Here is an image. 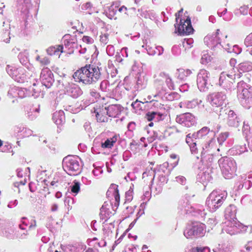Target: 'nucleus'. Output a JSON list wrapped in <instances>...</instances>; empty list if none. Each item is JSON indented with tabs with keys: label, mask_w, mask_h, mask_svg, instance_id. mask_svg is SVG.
<instances>
[{
	"label": "nucleus",
	"mask_w": 252,
	"mask_h": 252,
	"mask_svg": "<svg viewBox=\"0 0 252 252\" xmlns=\"http://www.w3.org/2000/svg\"><path fill=\"white\" fill-rule=\"evenodd\" d=\"M73 77L76 82L91 84L98 80L100 77V72L97 66L89 65L77 70Z\"/></svg>",
	"instance_id": "obj_1"
},
{
	"label": "nucleus",
	"mask_w": 252,
	"mask_h": 252,
	"mask_svg": "<svg viewBox=\"0 0 252 252\" xmlns=\"http://www.w3.org/2000/svg\"><path fill=\"white\" fill-rule=\"evenodd\" d=\"M175 32L180 35H187L193 32V28L191 25L190 19L188 15H184L181 17L180 24L175 26Z\"/></svg>",
	"instance_id": "obj_2"
},
{
	"label": "nucleus",
	"mask_w": 252,
	"mask_h": 252,
	"mask_svg": "<svg viewBox=\"0 0 252 252\" xmlns=\"http://www.w3.org/2000/svg\"><path fill=\"white\" fill-rule=\"evenodd\" d=\"M203 231L204 225L196 223L187 229L184 232V235L187 238H192L202 234Z\"/></svg>",
	"instance_id": "obj_3"
},
{
	"label": "nucleus",
	"mask_w": 252,
	"mask_h": 252,
	"mask_svg": "<svg viewBox=\"0 0 252 252\" xmlns=\"http://www.w3.org/2000/svg\"><path fill=\"white\" fill-rule=\"evenodd\" d=\"M209 73L205 70L202 69L198 74L197 78V83L198 85L201 86H205L208 78Z\"/></svg>",
	"instance_id": "obj_4"
},
{
	"label": "nucleus",
	"mask_w": 252,
	"mask_h": 252,
	"mask_svg": "<svg viewBox=\"0 0 252 252\" xmlns=\"http://www.w3.org/2000/svg\"><path fill=\"white\" fill-rule=\"evenodd\" d=\"M225 99V96L221 94H216L211 97V101L212 105L216 107L222 106Z\"/></svg>",
	"instance_id": "obj_5"
},
{
	"label": "nucleus",
	"mask_w": 252,
	"mask_h": 252,
	"mask_svg": "<svg viewBox=\"0 0 252 252\" xmlns=\"http://www.w3.org/2000/svg\"><path fill=\"white\" fill-rule=\"evenodd\" d=\"M66 164L67 167L71 171H76L80 169L79 163L74 158L69 159L66 161Z\"/></svg>",
	"instance_id": "obj_6"
},
{
	"label": "nucleus",
	"mask_w": 252,
	"mask_h": 252,
	"mask_svg": "<svg viewBox=\"0 0 252 252\" xmlns=\"http://www.w3.org/2000/svg\"><path fill=\"white\" fill-rule=\"evenodd\" d=\"M103 113H106L109 117H115L118 111V107L116 105H111L109 107L102 108Z\"/></svg>",
	"instance_id": "obj_7"
},
{
	"label": "nucleus",
	"mask_w": 252,
	"mask_h": 252,
	"mask_svg": "<svg viewBox=\"0 0 252 252\" xmlns=\"http://www.w3.org/2000/svg\"><path fill=\"white\" fill-rule=\"evenodd\" d=\"M63 47L62 45H56L51 46L46 50L47 54L49 55H58L59 52H63Z\"/></svg>",
	"instance_id": "obj_8"
},
{
	"label": "nucleus",
	"mask_w": 252,
	"mask_h": 252,
	"mask_svg": "<svg viewBox=\"0 0 252 252\" xmlns=\"http://www.w3.org/2000/svg\"><path fill=\"white\" fill-rule=\"evenodd\" d=\"M169 79L168 74L164 72H160L155 75V82L162 83Z\"/></svg>",
	"instance_id": "obj_9"
},
{
	"label": "nucleus",
	"mask_w": 252,
	"mask_h": 252,
	"mask_svg": "<svg viewBox=\"0 0 252 252\" xmlns=\"http://www.w3.org/2000/svg\"><path fill=\"white\" fill-rule=\"evenodd\" d=\"M117 138L113 137L107 139L104 143H102L101 146L103 148H111L116 142Z\"/></svg>",
	"instance_id": "obj_10"
},
{
	"label": "nucleus",
	"mask_w": 252,
	"mask_h": 252,
	"mask_svg": "<svg viewBox=\"0 0 252 252\" xmlns=\"http://www.w3.org/2000/svg\"><path fill=\"white\" fill-rule=\"evenodd\" d=\"M95 112L96 113V117L98 122H104L105 121L106 118L104 116V114H106V113H103L102 108L100 110H95Z\"/></svg>",
	"instance_id": "obj_11"
},
{
	"label": "nucleus",
	"mask_w": 252,
	"mask_h": 252,
	"mask_svg": "<svg viewBox=\"0 0 252 252\" xmlns=\"http://www.w3.org/2000/svg\"><path fill=\"white\" fill-rule=\"evenodd\" d=\"M178 77L180 79H184L185 77L187 76L191 73V71L189 69L185 70L184 69H180L178 70Z\"/></svg>",
	"instance_id": "obj_12"
},
{
	"label": "nucleus",
	"mask_w": 252,
	"mask_h": 252,
	"mask_svg": "<svg viewBox=\"0 0 252 252\" xmlns=\"http://www.w3.org/2000/svg\"><path fill=\"white\" fill-rule=\"evenodd\" d=\"M71 191L72 193L77 194L80 189V184L76 181L73 182V185L70 187Z\"/></svg>",
	"instance_id": "obj_13"
},
{
	"label": "nucleus",
	"mask_w": 252,
	"mask_h": 252,
	"mask_svg": "<svg viewBox=\"0 0 252 252\" xmlns=\"http://www.w3.org/2000/svg\"><path fill=\"white\" fill-rule=\"evenodd\" d=\"M213 58L208 54H204L201 59V63L202 64H206L210 62Z\"/></svg>",
	"instance_id": "obj_14"
},
{
	"label": "nucleus",
	"mask_w": 252,
	"mask_h": 252,
	"mask_svg": "<svg viewBox=\"0 0 252 252\" xmlns=\"http://www.w3.org/2000/svg\"><path fill=\"white\" fill-rule=\"evenodd\" d=\"M156 113L155 112H149L146 115V118L148 121H151L155 118Z\"/></svg>",
	"instance_id": "obj_15"
},
{
	"label": "nucleus",
	"mask_w": 252,
	"mask_h": 252,
	"mask_svg": "<svg viewBox=\"0 0 252 252\" xmlns=\"http://www.w3.org/2000/svg\"><path fill=\"white\" fill-rule=\"evenodd\" d=\"M82 40L84 43L86 44L91 43L92 41L91 38L87 36H84Z\"/></svg>",
	"instance_id": "obj_16"
},
{
	"label": "nucleus",
	"mask_w": 252,
	"mask_h": 252,
	"mask_svg": "<svg viewBox=\"0 0 252 252\" xmlns=\"http://www.w3.org/2000/svg\"><path fill=\"white\" fill-rule=\"evenodd\" d=\"M209 129L208 127H203L201 129H200L199 131H198V133L199 134H207L209 132Z\"/></svg>",
	"instance_id": "obj_17"
},
{
	"label": "nucleus",
	"mask_w": 252,
	"mask_h": 252,
	"mask_svg": "<svg viewBox=\"0 0 252 252\" xmlns=\"http://www.w3.org/2000/svg\"><path fill=\"white\" fill-rule=\"evenodd\" d=\"M216 199H215L214 200H213V204L214 205V206H216V204H219L221 202V199L220 198V196H219L218 197H216Z\"/></svg>",
	"instance_id": "obj_18"
},
{
	"label": "nucleus",
	"mask_w": 252,
	"mask_h": 252,
	"mask_svg": "<svg viewBox=\"0 0 252 252\" xmlns=\"http://www.w3.org/2000/svg\"><path fill=\"white\" fill-rule=\"evenodd\" d=\"M108 36L106 34H104L100 36V40L102 42L106 43L107 42Z\"/></svg>",
	"instance_id": "obj_19"
},
{
	"label": "nucleus",
	"mask_w": 252,
	"mask_h": 252,
	"mask_svg": "<svg viewBox=\"0 0 252 252\" xmlns=\"http://www.w3.org/2000/svg\"><path fill=\"white\" fill-rule=\"evenodd\" d=\"M190 149L191 151L196 152L197 148H196V143L193 142L192 144H190Z\"/></svg>",
	"instance_id": "obj_20"
},
{
	"label": "nucleus",
	"mask_w": 252,
	"mask_h": 252,
	"mask_svg": "<svg viewBox=\"0 0 252 252\" xmlns=\"http://www.w3.org/2000/svg\"><path fill=\"white\" fill-rule=\"evenodd\" d=\"M183 9L182 8L179 12L178 13H176V15H175V16H176V22H178V20L180 18V16H181V13L183 12Z\"/></svg>",
	"instance_id": "obj_21"
},
{
	"label": "nucleus",
	"mask_w": 252,
	"mask_h": 252,
	"mask_svg": "<svg viewBox=\"0 0 252 252\" xmlns=\"http://www.w3.org/2000/svg\"><path fill=\"white\" fill-rule=\"evenodd\" d=\"M115 199L117 201H119L120 200V195L119 194L118 190L117 189L115 190Z\"/></svg>",
	"instance_id": "obj_22"
},
{
	"label": "nucleus",
	"mask_w": 252,
	"mask_h": 252,
	"mask_svg": "<svg viewBox=\"0 0 252 252\" xmlns=\"http://www.w3.org/2000/svg\"><path fill=\"white\" fill-rule=\"evenodd\" d=\"M191 141V135L190 134H188L187 136V138H186V142L187 143H190Z\"/></svg>",
	"instance_id": "obj_23"
},
{
	"label": "nucleus",
	"mask_w": 252,
	"mask_h": 252,
	"mask_svg": "<svg viewBox=\"0 0 252 252\" xmlns=\"http://www.w3.org/2000/svg\"><path fill=\"white\" fill-rule=\"evenodd\" d=\"M206 250H207L206 249H196L194 250V252H204Z\"/></svg>",
	"instance_id": "obj_24"
},
{
	"label": "nucleus",
	"mask_w": 252,
	"mask_h": 252,
	"mask_svg": "<svg viewBox=\"0 0 252 252\" xmlns=\"http://www.w3.org/2000/svg\"><path fill=\"white\" fill-rule=\"evenodd\" d=\"M40 62L42 63L47 64L49 63V61L47 59L45 58L43 59V61H41Z\"/></svg>",
	"instance_id": "obj_25"
},
{
	"label": "nucleus",
	"mask_w": 252,
	"mask_h": 252,
	"mask_svg": "<svg viewBox=\"0 0 252 252\" xmlns=\"http://www.w3.org/2000/svg\"><path fill=\"white\" fill-rule=\"evenodd\" d=\"M126 10V7H125V6H122V7H121L119 9V11H120V12H121V11H124V10Z\"/></svg>",
	"instance_id": "obj_26"
},
{
	"label": "nucleus",
	"mask_w": 252,
	"mask_h": 252,
	"mask_svg": "<svg viewBox=\"0 0 252 252\" xmlns=\"http://www.w3.org/2000/svg\"><path fill=\"white\" fill-rule=\"evenodd\" d=\"M170 157L172 158L175 159V158H176L177 156L175 154H172V155H171Z\"/></svg>",
	"instance_id": "obj_27"
},
{
	"label": "nucleus",
	"mask_w": 252,
	"mask_h": 252,
	"mask_svg": "<svg viewBox=\"0 0 252 252\" xmlns=\"http://www.w3.org/2000/svg\"><path fill=\"white\" fill-rule=\"evenodd\" d=\"M243 94H244L245 93H246L248 92V91L247 90H244L243 91Z\"/></svg>",
	"instance_id": "obj_28"
},
{
	"label": "nucleus",
	"mask_w": 252,
	"mask_h": 252,
	"mask_svg": "<svg viewBox=\"0 0 252 252\" xmlns=\"http://www.w3.org/2000/svg\"><path fill=\"white\" fill-rule=\"evenodd\" d=\"M149 126H153V123H150L149 124Z\"/></svg>",
	"instance_id": "obj_29"
},
{
	"label": "nucleus",
	"mask_w": 252,
	"mask_h": 252,
	"mask_svg": "<svg viewBox=\"0 0 252 252\" xmlns=\"http://www.w3.org/2000/svg\"><path fill=\"white\" fill-rule=\"evenodd\" d=\"M213 193H212V194L210 195V196H209V198H210H210H211L213 197Z\"/></svg>",
	"instance_id": "obj_30"
},
{
	"label": "nucleus",
	"mask_w": 252,
	"mask_h": 252,
	"mask_svg": "<svg viewBox=\"0 0 252 252\" xmlns=\"http://www.w3.org/2000/svg\"><path fill=\"white\" fill-rule=\"evenodd\" d=\"M39 59H40V57H39V56L37 57V58H36V60H37V61H39Z\"/></svg>",
	"instance_id": "obj_31"
},
{
	"label": "nucleus",
	"mask_w": 252,
	"mask_h": 252,
	"mask_svg": "<svg viewBox=\"0 0 252 252\" xmlns=\"http://www.w3.org/2000/svg\"><path fill=\"white\" fill-rule=\"evenodd\" d=\"M187 115L188 116H190V115L189 114H188Z\"/></svg>",
	"instance_id": "obj_32"
},
{
	"label": "nucleus",
	"mask_w": 252,
	"mask_h": 252,
	"mask_svg": "<svg viewBox=\"0 0 252 252\" xmlns=\"http://www.w3.org/2000/svg\"><path fill=\"white\" fill-rule=\"evenodd\" d=\"M55 252H58V251L56 250V251H55Z\"/></svg>",
	"instance_id": "obj_33"
}]
</instances>
